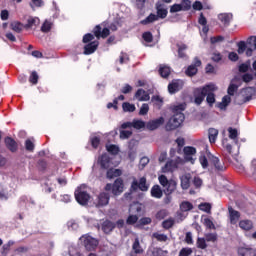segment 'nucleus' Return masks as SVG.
I'll return each instance as SVG.
<instances>
[{
  "instance_id": "f257e3e1",
  "label": "nucleus",
  "mask_w": 256,
  "mask_h": 256,
  "mask_svg": "<svg viewBox=\"0 0 256 256\" xmlns=\"http://www.w3.org/2000/svg\"><path fill=\"white\" fill-rule=\"evenodd\" d=\"M219 89L217 85L214 83H209L203 87L196 88L194 90V103L196 105H201L203 101H206L210 107H213L215 103V93L214 91H217Z\"/></svg>"
},
{
  "instance_id": "f03ea898",
  "label": "nucleus",
  "mask_w": 256,
  "mask_h": 256,
  "mask_svg": "<svg viewBox=\"0 0 256 256\" xmlns=\"http://www.w3.org/2000/svg\"><path fill=\"white\" fill-rule=\"evenodd\" d=\"M184 109L185 104H179L173 107L174 115L166 124L167 131H173V129L181 127V124L185 121V114H183Z\"/></svg>"
},
{
  "instance_id": "7ed1b4c3",
  "label": "nucleus",
  "mask_w": 256,
  "mask_h": 256,
  "mask_svg": "<svg viewBox=\"0 0 256 256\" xmlns=\"http://www.w3.org/2000/svg\"><path fill=\"white\" fill-rule=\"evenodd\" d=\"M158 181L162 187H164V193L166 197L164 198V203L166 205H169L171 203V193L177 189V182L175 180H169L167 179V176L160 175L158 177Z\"/></svg>"
},
{
  "instance_id": "20e7f679",
  "label": "nucleus",
  "mask_w": 256,
  "mask_h": 256,
  "mask_svg": "<svg viewBox=\"0 0 256 256\" xmlns=\"http://www.w3.org/2000/svg\"><path fill=\"white\" fill-rule=\"evenodd\" d=\"M256 49V36H251L248 38L247 43L244 41H240L238 43V53L239 55H243L246 51L247 57H251L253 55V52Z\"/></svg>"
},
{
  "instance_id": "39448f33",
  "label": "nucleus",
  "mask_w": 256,
  "mask_h": 256,
  "mask_svg": "<svg viewBox=\"0 0 256 256\" xmlns=\"http://www.w3.org/2000/svg\"><path fill=\"white\" fill-rule=\"evenodd\" d=\"M253 99V88H246L241 91L240 94L235 96L234 103L236 105H243Z\"/></svg>"
},
{
  "instance_id": "423d86ee",
  "label": "nucleus",
  "mask_w": 256,
  "mask_h": 256,
  "mask_svg": "<svg viewBox=\"0 0 256 256\" xmlns=\"http://www.w3.org/2000/svg\"><path fill=\"white\" fill-rule=\"evenodd\" d=\"M81 243H83L85 249L87 251H95L97 249V245H99V240L93 238V236L89 234H85L80 238Z\"/></svg>"
},
{
  "instance_id": "0eeeda50",
  "label": "nucleus",
  "mask_w": 256,
  "mask_h": 256,
  "mask_svg": "<svg viewBox=\"0 0 256 256\" xmlns=\"http://www.w3.org/2000/svg\"><path fill=\"white\" fill-rule=\"evenodd\" d=\"M74 195L79 205H87V203H89V199H91V196L89 195V193H87V191L83 189V186L78 187Z\"/></svg>"
},
{
  "instance_id": "6e6552de",
  "label": "nucleus",
  "mask_w": 256,
  "mask_h": 256,
  "mask_svg": "<svg viewBox=\"0 0 256 256\" xmlns=\"http://www.w3.org/2000/svg\"><path fill=\"white\" fill-rule=\"evenodd\" d=\"M131 189L133 191H137L139 189L140 191H149V185L147 184V178L142 177L138 181L137 179H133L131 184Z\"/></svg>"
},
{
  "instance_id": "1a4fd4ad",
  "label": "nucleus",
  "mask_w": 256,
  "mask_h": 256,
  "mask_svg": "<svg viewBox=\"0 0 256 256\" xmlns=\"http://www.w3.org/2000/svg\"><path fill=\"white\" fill-rule=\"evenodd\" d=\"M183 163V159L178 157L176 160H170L168 161L164 167H162V173H173L177 167H179V164Z\"/></svg>"
},
{
  "instance_id": "9d476101",
  "label": "nucleus",
  "mask_w": 256,
  "mask_h": 256,
  "mask_svg": "<svg viewBox=\"0 0 256 256\" xmlns=\"http://www.w3.org/2000/svg\"><path fill=\"white\" fill-rule=\"evenodd\" d=\"M163 123H165V118H163V117H159L157 119L150 120L146 124V129H149V131H155V129H159V127H161V125H163Z\"/></svg>"
},
{
  "instance_id": "9b49d317",
  "label": "nucleus",
  "mask_w": 256,
  "mask_h": 256,
  "mask_svg": "<svg viewBox=\"0 0 256 256\" xmlns=\"http://www.w3.org/2000/svg\"><path fill=\"white\" fill-rule=\"evenodd\" d=\"M197 67H201V61L197 57H195L194 63L187 68L186 75H188V77H193V75H197Z\"/></svg>"
},
{
  "instance_id": "f8f14e48",
  "label": "nucleus",
  "mask_w": 256,
  "mask_h": 256,
  "mask_svg": "<svg viewBox=\"0 0 256 256\" xmlns=\"http://www.w3.org/2000/svg\"><path fill=\"white\" fill-rule=\"evenodd\" d=\"M228 212H229V219H230L231 225H237V223L241 217V213H239V211L233 209V207H228Z\"/></svg>"
},
{
  "instance_id": "ddd939ff",
  "label": "nucleus",
  "mask_w": 256,
  "mask_h": 256,
  "mask_svg": "<svg viewBox=\"0 0 256 256\" xmlns=\"http://www.w3.org/2000/svg\"><path fill=\"white\" fill-rule=\"evenodd\" d=\"M109 199V193H100L97 198L96 207H105V205H109Z\"/></svg>"
},
{
  "instance_id": "4468645a",
  "label": "nucleus",
  "mask_w": 256,
  "mask_h": 256,
  "mask_svg": "<svg viewBox=\"0 0 256 256\" xmlns=\"http://www.w3.org/2000/svg\"><path fill=\"white\" fill-rule=\"evenodd\" d=\"M94 35L95 37H97V39H105L107 37H109V34H110V30L109 28H104L103 30H101V26L97 25L95 28H94Z\"/></svg>"
},
{
  "instance_id": "2eb2a0df",
  "label": "nucleus",
  "mask_w": 256,
  "mask_h": 256,
  "mask_svg": "<svg viewBox=\"0 0 256 256\" xmlns=\"http://www.w3.org/2000/svg\"><path fill=\"white\" fill-rule=\"evenodd\" d=\"M167 253H169V251L163 250L159 247H149L147 250L148 256H167Z\"/></svg>"
},
{
  "instance_id": "dca6fc26",
  "label": "nucleus",
  "mask_w": 256,
  "mask_h": 256,
  "mask_svg": "<svg viewBox=\"0 0 256 256\" xmlns=\"http://www.w3.org/2000/svg\"><path fill=\"white\" fill-rule=\"evenodd\" d=\"M181 89H183V82L181 80H174L168 85V91L171 95L177 93V91H181Z\"/></svg>"
},
{
  "instance_id": "f3484780",
  "label": "nucleus",
  "mask_w": 256,
  "mask_h": 256,
  "mask_svg": "<svg viewBox=\"0 0 256 256\" xmlns=\"http://www.w3.org/2000/svg\"><path fill=\"white\" fill-rule=\"evenodd\" d=\"M156 10H157V15L158 19H165L167 17V6L161 2L156 3Z\"/></svg>"
},
{
  "instance_id": "a211bd4d",
  "label": "nucleus",
  "mask_w": 256,
  "mask_h": 256,
  "mask_svg": "<svg viewBox=\"0 0 256 256\" xmlns=\"http://www.w3.org/2000/svg\"><path fill=\"white\" fill-rule=\"evenodd\" d=\"M210 162L215 167L216 171H225L227 169V167L225 166V162L219 160V158L216 156H212L210 158Z\"/></svg>"
},
{
  "instance_id": "6ab92c4d",
  "label": "nucleus",
  "mask_w": 256,
  "mask_h": 256,
  "mask_svg": "<svg viewBox=\"0 0 256 256\" xmlns=\"http://www.w3.org/2000/svg\"><path fill=\"white\" fill-rule=\"evenodd\" d=\"M113 195H121L123 193V179L117 178L112 187Z\"/></svg>"
},
{
  "instance_id": "aec40b11",
  "label": "nucleus",
  "mask_w": 256,
  "mask_h": 256,
  "mask_svg": "<svg viewBox=\"0 0 256 256\" xmlns=\"http://www.w3.org/2000/svg\"><path fill=\"white\" fill-rule=\"evenodd\" d=\"M98 163L102 169H108L111 167V158L107 154H103L99 159Z\"/></svg>"
},
{
  "instance_id": "412c9836",
  "label": "nucleus",
  "mask_w": 256,
  "mask_h": 256,
  "mask_svg": "<svg viewBox=\"0 0 256 256\" xmlns=\"http://www.w3.org/2000/svg\"><path fill=\"white\" fill-rule=\"evenodd\" d=\"M218 19H219V21H221V23L225 27H229V23H231V21L233 19V14H231V13H222V14L218 15Z\"/></svg>"
},
{
  "instance_id": "4be33fe9",
  "label": "nucleus",
  "mask_w": 256,
  "mask_h": 256,
  "mask_svg": "<svg viewBox=\"0 0 256 256\" xmlns=\"http://www.w3.org/2000/svg\"><path fill=\"white\" fill-rule=\"evenodd\" d=\"M195 153H197V149H195V147H191V146L184 147V155H185L186 161H191V163H193V155H195Z\"/></svg>"
},
{
  "instance_id": "5701e85b",
  "label": "nucleus",
  "mask_w": 256,
  "mask_h": 256,
  "mask_svg": "<svg viewBox=\"0 0 256 256\" xmlns=\"http://www.w3.org/2000/svg\"><path fill=\"white\" fill-rule=\"evenodd\" d=\"M97 47H99V42L98 41H93L89 44H87L84 47V55H92L94 51H97Z\"/></svg>"
},
{
  "instance_id": "b1692460",
  "label": "nucleus",
  "mask_w": 256,
  "mask_h": 256,
  "mask_svg": "<svg viewBox=\"0 0 256 256\" xmlns=\"http://www.w3.org/2000/svg\"><path fill=\"white\" fill-rule=\"evenodd\" d=\"M132 251H134L135 255H143V253H145V250L143 249L141 243L139 242V238H135L132 244Z\"/></svg>"
},
{
  "instance_id": "393cba45",
  "label": "nucleus",
  "mask_w": 256,
  "mask_h": 256,
  "mask_svg": "<svg viewBox=\"0 0 256 256\" xmlns=\"http://www.w3.org/2000/svg\"><path fill=\"white\" fill-rule=\"evenodd\" d=\"M115 229V223L109 220H106L102 223V231L106 234L109 235Z\"/></svg>"
},
{
  "instance_id": "a878e982",
  "label": "nucleus",
  "mask_w": 256,
  "mask_h": 256,
  "mask_svg": "<svg viewBox=\"0 0 256 256\" xmlns=\"http://www.w3.org/2000/svg\"><path fill=\"white\" fill-rule=\"evenodd\" d=\"M239 256H256V249L241 247L238 249Z\"/></svg>"
},
{
  "instance_id": "bb28decb",
  "label": "nucleus",
  "mask_w": 256,
  "mask_h": 256,
  "mask_svg": "<svg viewBox=\"0 0 256 256\" xmlns=\"http://www.w3.org/2000/svg\"><path fill=\"white\" fill-rule=\"evenodd\" d=\"M5 145L12 153H15V151H17V142H15L13 138H5Z\"/></svg>"
},
{
  "instance_id": "cd10ccee",
  "label": "nucleus",
  "mask_w": 256,
  "mask_h": 256,
  "mask_svg": "<svg viewBox=\"0 0 256 256\" xmlns=\"http://www.w3.org/2000/svg\"><path fill=\"white\" fill-rule=\"evenodd\" d=\"M135 98L138 101H149L150 96H149V93H147L145 90L138 89V91L135 94Z\"/></svg>"
},
{
  "instance_id": "c85d7f7f",
  "label": "nucleus",
  "mask_w": 256,
  "mask_h": 256,
  "mask_svg": "<svg viewBox=\"0 0 256 256\" xmlns=\"http://www.w3.org/2000/svg\"><path fill=\"white\" fill-rule=\"evenodd\" d=\"M151 195L152 197H154L155 199H161V197H163V190L161 189V186L159 185H154L151 188Z\"/></svg>"
},
{
  "instance_id": "c756f323",
  "label": "nucleus",
  "mask_w": 256,
  "mask_h": 256,
  "mask_svg": "<svg viewBox=\"0 0 256 256\" xmlns=\"http://www.w3.org/2000/svg\"><path fill=\"white\" fill-rule=\"evenodd\" d=\"M239 227L243 231H251V229H253V222L251 220H241L239 222Z\"/></svg>"
},
{
  "instance_id": "7c9ffc66",
  "label": "nucleus",
  "mask_w": 256,
  "mask_h": 256,
  "mask_svg": "<svg viewBox=\"0 0 256 256\" xmlns=\"http://www.w3.org/2000/svg\"><path fill=\"white\" fill-rule=\"evenodd\" d=\"M177 47L179 59H189V56L185 53V51H187V46L185 44H177Z\"/></svg>"
},
{
  "instance_id": "2f4dec72",
  "label": "nucleus",
  "mask_w": 256,
  "mask_h": 256,
  "mask_svg": "<svg viewBox=\"0 0 256 256\" xmlns=\"http://www.w3.org/2000/svg\"><path fill=\"white\" fill-rule=\"evenodd\" d=\"M155 21H159V16L151 13L144 20L140 21L141 25H150V23H155Z\"/></svg>"
},
{
  "instance_id": "473e14b6",
  "label": "nucleus",
  "mask_w": 256,
  "mask_h": 256,
  "mask_svg": "<svg viewBox=\"0 0 256 256\" xmlns=\"http://www.w3.org/2000/svg\"><path fill=\"white\" fill-rule=\"evenodd\" d=\"M191 174H184L180 177L182 189H187L190 185Z\"/></svg>"
},
{
  "instance_id": "72a5a7b5",
  "label": "nucleus",
  "mask_w": 256,
  "mask_h": 256,
  "mask_svg": "<svg viewBox=\"0 0 256 256\" xmlns=\"http://www.w3.org/2000/svg\"><path fill=\"white\" fill-rule=\"evenodd\" d=\"M229 103H231V96L226 95L222 98V101L218 104V107L221 110H225L229 106Z\"/></svg>"
},
{
  "instance_id": "f704fd0d",
  "label": "nucleus",
  "mask_w": 256,
  "mask_h": 256,
  "mask_svg": "<svg viewBox=\"0 0 256 256\" xmlns=\"http://www.w3.org/2000/svg\"><path fill=\"white\" fill-rule=\"evenodd\" d=\"M159 73H160L161 77L166 79V77H169V75H171V68L166 65H160Z\"/></svg>"
},
{
  "instance_id": "c9c22d12",
  "label": "nucleus",
  "mask_w": 256,
  "mask_h": 256,
  "mask_svg": "<svg viewBox=\"0 0 256 256\" xmlns=\"http://www.w3.org/2000/svg\"><path fill=\"white\" fill-rule=\"evenodd\" d=\"M122 171L120 169L111 168L107 171L108 179H113V177H121Z\"/></svg>"
},
{
  "instance_id": "e433bc0d",
  "label": "nucleus",
  "mask_w": 256,
  "mask_h": 256,
  "mask_svg": "<svg viewBox=\"0 0 256 256\" xmlns=\"http://www.w3.org/2000/svg\"><path fill=\"white\" fill-rule=\"evenodd\" d=\"M217 135H219V130L215 128L209 129V141L210 143H215L217 141Z\"/></svg>"
},
{
  "instance_id": "4c0bfd02",
  "label": "nucleus",
  "mask_w": 256,
  "mask_h": 256,
  "mask_svg": "<svg viewBox=\"0 0 256 256\" xmlns=\"http://www.w3.org/2000/svg\"><path fill=\"white\" fill-rule=\"evenodd\" d=\"M152 237H154V239H156L157 241H160V243H165L169 239L167 235L159 232L153 233Z\"/></svg>"
},
{
  "instance_id": "58836bf2",
  "label": "nucleus",
  "mask_w": 256,
  "mask_h": 256,
  "mask_svg": "<svg viewBox=\"0 0 256 256\" xmlns=\"http://www.w3.org/2000/svg\"><path fill=\"white\" fill-rule=\"evenodd\" d=\"M13 245H15V241L13 240H9L8 243L4 244L2 246V251H1L2 255H7V253H9Z\"/></svg>"
},
{
  "instance_id": "ea45409f",
  "label": "nucleus",
  "mask_w": 256,
  "mask_h": 256,
  "mask_svg": "<svg viewBox=\"0 0 256 256\" xmlns=\"http://www.w3.org/2000/svg\"><path fill=\"white\" fill-rule=\"evenodd\" d=\"M41 23V20L37 17H30L27 21L26 27H37Z\"/></svg>"
},
{
  "instance_id": "a19ab883",
  "label": "nucleus",
  "mask_w": 256,
  "mask_h": 256,
  "mask_svg": "<svg viewBox=\"0 0 256 256\" xmlns=\"http://www.w3.org/2000/svg\"><path fill=\"white\" fill-rule=\"evenodd\" d=\"M10 27L12 31H15V33H21V31H23V24H21L20 22H12L10 24Z\"/></svg>"
},
{
  "instance_id": "79ce46f5",
  "label": "nucleus",
  "mask_w": 256,
  "mask_h": 256,
  "mask_svg": "<svg viewBox=\"0 0 256 256\" xmlns=\"http://www.w3.org/2000/svg\"><path fill=\"white\" fill-rule=\"evenodd\" d=\"M141 209H142L141 204L135 202V203L130 205L129 212L132 213V214L141 213Z\"/></svg>"
},
{
  "instance_id": "37998d69",
  "label": "nucleus",
  "mask_w": 256,
  "mask_h": 256,
  "mask_svg": "<svg viewBox=\"0 0 256 256\" xmlns=\"http://www.w3.org/2000/svg\"><path fill=\"white\" fill-rule=\"evenodd\" d=\"M139 221V216L137 214H130L126 220L127 225H135Z\"/></svg>"
},
{
  "instance_id": "c03bdc74",
  "label": "nucleus",
  "mask_w": 256,
  "mask_h": 256,
  "mask_svg": "<svg viewBox=\"0 0 256 256\" xmlns=\"http://www.w3.org/2000/svg\"><path fill=\"white\" fill-rule=\"evenodd\" d=\"M173 225H175V219H173V218H169L162 222V227L164 229H171V227H173Z\"/></svg>"
},
{
  "instance_id": "a18cd8bd",
  "label": "nucleus",
  "mask_w": 256,
  "mask_h": 256,
  "mask_svg": "<svg viewBox=\"0 0 256 256\" xmlns=\"http://www.w3.org/2000/svg\"><path fill=\"white\" fill-rule=\"evenodd\" d=\"M180 209L183 212L191 211V209H193V204H191L190 202H187V201L182 202L180 204Z\"/></svg>"
},
{
  "instance_id": "49530a36",
  "label": "nucleus",
  "mask_w": 256,
  "mask_h": 256,
  "mask_svg": "<svg viewBox=\"0 0 256 256\" xmlns=\"http://www.w3.org/2000/svg\"><path fill=\"white\" fill-rule=\"evenodd\" d=\"M29 82L32 83V85H37L39 82V74H37V71H33L29 77Z\"/></svg>"
},
{
  "instance_id": "de8ad7c7",
  "label": "nucleus",
  "mask_w": 256,
  "mask_h": 256,
  "mask_svg": "<svg viewBox=\"0 0 256 256\" xmlns=\"http://www.w3.org/2000/svg\"><path fill=\"white\" fill-rule=\"evenodd\" d=\"M132 127H134V129H144L145 121H143V120H133L132 121Z\"/></svg>"
},
{
  "instance_id": "09e8293b",
  "label": "nucleus",
  "mask_w": 256,
  "mask_h": 256,
  "mask_svg": "<svg viewBox=\"0 0 256 256\" xmlns=\"http://www.w3.org/2000/svg\"><path fill=\"white\" fill-rule=\"evenodd\" d=\"M106 149L108 151V153H111L112 155H117V153H119V146L117 145H107Z\"/></svg>"
},
{
  "instance_id": "8fccbe9b",
  "label": "nucleus",
  "mask_w": 256,
  "mask_h": 256,
  "mask_svg": "<svg viewBox=\"0 0 256 256\" xmlns=\"http://www.w3.org/2000/svg\"><path fill=\"white\" fill-rule=\"evenodd\" d=\"M53 26V24L49 21H45L43 24H42V27H41V31L42 33H49V31H51V27Z\"/></svg>"
},
{
  "instance_id": "3c124183",
  "label": "nucleus",
  "mask_w": 256,
  "mask_h": 256,
  "mask_svg": "<svg viewBox=\"0 0 256 256\" xmlns=\"http://www.w3.org/2000/svg\"><path fill=\"white\" fill-rule=\"evenodd\" d=\"M67 226L70 231H77L79 229V223L75 220L68 221Z\"/></svg>"
},
{
  "instance_id": "603ef678",
  "label": "nucleus",
  "mask_w": 256,
  "mask_h": 256,
  "mask_svg": "<svg viewBox=\"0 0 256 256\" xmlns=\"http://www.w3.org/2000/svg\"><path fill=\"white\" fill-rule=\"evenodd\" d=\"M123 111L129 112V113H133V111H135V106L131 103H123L122 105Z\"/></svg>"
},
{
  "instance_id": "864d4df0",
  "label": "nucleus",
  "mask_w": 256,
  "mask_h": 256,
  "mask_svg": "<svg viewBox=\"0 0 256 256\" xmlns=\"http://www.w3.org/2000/svg\"><path fill=\"white\" fill-rule=\"evenodd\" d=\"M197 248L198 249H207V240L205 238L197 239Z\"/></svg>"
},
{
  "instance_id": "5fc2aeb1",
  "label": "nucleus",
  "mask_w": 256,
  "mask_h": 256,
  "mask_svg": "<svg viewBox=\"0 0 256 256\" xmlns=\"http://www.w3.org/2000/svg\"><path fill=\"white\" fill-rule=\"evenodd\" d=\"M205 239L210 243H215L217 241V233H207L205 234Z\"/></svg>"
},
{
  "instance_id": "6e6d98bb",
  "label": "nucleus",
  "mask_w": 256,
  "mask_h": 256,
  "mask_svg": "<svg viewBox=\"0 0 256 256\" xmlns=\"http://www.w3.org/2000/svg\"><path fill=\"white\" fill-rule=\"evenodd\" d=\"M200 211H204L205 213H211V204L209 203H201L199 205Z\"/></svg>"
},
{
  "instance_id": "4d7b16f0",
  "label": "nucleus",
  "mask_w": 256,
  "mask_h": 256,
  "mask_svg": "<svg viewBox=\"0 0 256 256\" xmlns=\"http://www.w3.org/2000/svg\"><path fill=\"white\" fill-rule=\"evenodd\" d=\"M133 135L131 130H121L120 131V139H129Z\"/></svg>"
},
{
  "instance_id": "13d9d810",
  "label": "nucleus",
  "mask_w": 256,
  "mask_h": 256,
  "mask_svg": "<svg viewBox=\"0 0 256 256\" xmlns=\"http://www.w3.org/2000/svg\"><path fill=\"white\" fill-rule=\"evenodd\" d=\"M237 89H239V86H237L236 84L231 83L228 87L227 93L230 96L235 95V92L237 91Z\"/></svg>"
},
{
  "instance_id": "bf43d9fd",
  "label": "nucleus",
  "mask_w": 256,
  "mask_h": 256,
  "mask_svg": "<svg viewBox=\"0 0 256 256\" xmlns=\"http://www.w3.org/2000/svg\"><path fill=\"white\" fill-rule=\"evenodd\" d=\"M204 225L207 229H215V224L210 218H204Z\"/></svg>"
},
{
  "instance_id": "052dcab7",
  "label": "nucleus",
  "mask_w": 256,
  "mask_h": 256,
  "mask_svg": "<svg viewBox=\"0 0 256 256\" xmlns=\"http://www.w3.org/2000/svg\"><path fill=\"white\" fill-rule=\"evenodd\" d=\"M193 253L191 248H182L179 252V256H189Z\"/></svg>"
},
{
  "instance_id": "680f3d73",
  "label": "nucleus",
  "mask_w": 256,
  "mask_h": 256,
  "mask_svg": "<svg viewBox=\"0 0 256 256\" xmlns=\"http://www.w3.org/2000/svg\"><path fill=\"white\" fill-rule=\"evenodd\" d=\"M180 5L182 7V11H189V9H191V1L189 0H183Z\"/></svg>"
},
{
  "instance_id": "e2e57ef3",
  "label": "nucleus",
  "mask_w": 256,
  "mask_h": 256,
  "mask_svg": "<svg viewBox=\"0 0 256 256\" xmlns=\"http://www.w3.org/2000/svg\"><path fill=\"white\" fill-rule=\"evenodd\" d=\"M152 102L155 103V105H157L158 107H161V105H163V98H161L160 96H153L152 97Z\"/></svg>"
},
{
  "instance_id": "0e129e2a",
  "label": "nucleus",
  "mask_w": 256,
  "mask_h": 256,
  "mask_svg": "<svg viewBox=\"0 0 256 256\" xmlns=\"http://www.w3.org/2000/svg\"><path fill=\"white\" fill-rule=\"evenodd\" d=\"M26 151H33L35 149V144H33V141L27 139L25 142Z\"/></svg>"
},
{
  "instance_id": "69168bd1",
  "label": "nucleus",
  "mask_w": 256,
  "mask_h": 256,
  "mask_svg": "<svg viewBox=\"0 0 256 256\" xmlns=\"http://www.w3.org/2000/svg\"><path fill=\"white\" fill-rule=\"evenodd\" d=\"M149 113V104H142L139 115H147Z\"/></svg>"
},
{
  "instance_id": "338daca9",
  "label": "nucleus",
  "mask_w": 256,
  "mask_h": 256,
  "mask_svg": "<svg viewBox=\"0 0 256 256\" xmlns=\"http://www.w3.org/2000/svg\"><path fill=\"white\" fill-rule=\"evenodd\" d=\"M149 165V159L147 157H142L140 159L139 169H145V166Z\"/></svg>"
},
{
  "instance_id": "774afa93",
  "label": "nucleus",
  "mask_w": 256,
  "mask_h": 256,
  "mask_svg": "<svg viewBox=\"0 0 256 256\" xmlns=\"http://www.w3.org/2000/svg\"><path fill=\"white\" fill-rule=\"evenodd\" d=\"M165 217H167V210H160L156 214V219H158L159 221L163 220Z\"/></svg>"
}]
</instances>
